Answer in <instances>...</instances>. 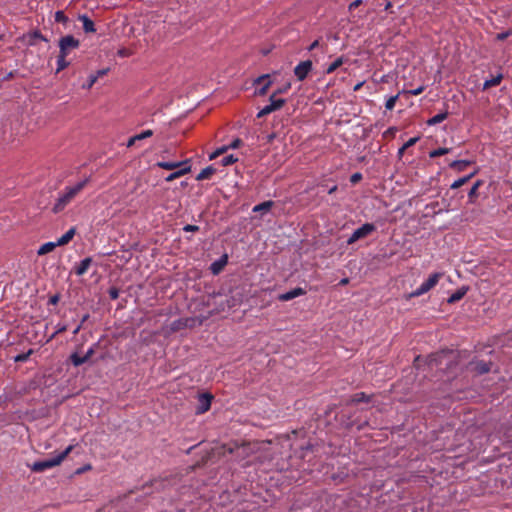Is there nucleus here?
<instances>
[{"label": "nucleus", "mask_w": 512, "mask_h": 512, "mask_svg": "<svg viewBox=\"0 0 512 512\" xmlns=\"http://www.w3.org/2000/svg\"><path fill=\"white\" fill-rule=\"evenodd\" d=\"M70 361L74 366L78 367L87 362V357L80 356L78 353H73L70 356Z\"/></svg>", "instance_id": "29"}, {"label": "nucleus", "mask_w": 512, "mask_h": 512, "mask_svg": "<svg viewBox=\"0 0 512 512\" xmlns=\"http://www.w3.org/2000/svg\"><path fill=\"white\" fill-rule=\"evenodd\" d=\"M480 185H481V181H477L471 187V189H470V191L468 193V197H469L470 202H474V199L477 197V190H478Z\"/></svg>", "instance_id": "36"}, {"label": "nucleus", "mask_w": 512, "mask_h": 512, "mask_svg": "<svg viewBox=\"0 0 512 512\" xmlns=\"http://www.w3.org/2000/svg\"><path fill=\"white\" fill-rule=\"evenodd\" d=\"M153 135V131L152 130H146V131H143L142 133L140 134H137L135 135L137 140H143V139H146L148 137H151Z\"/></svg>", "instance_id": "44"}, {"label": "nucleus", "mask_w": 512, "mask_h": 512, "mask_svg": "<svg viewBox=\"0 0 512 512\" xmlns=\"http://www.w3.org/2000/svg\"><path fill=\"white\" fill-rule=\"evenodd\" d=\"M376 230V226L373 223H365L360 228L356 229L347 240V244L351 245L361 239L368 237L371 233Z\"/></svg>", "instance_id": "5"}, {"label": "nucleus", "mask_w": 512, "mask_h": 512, "mask_svg": "<svg viewBox=\"0 0 512 512\" xmlns=\"http://www.w3.org/2000/svg\"><path fill=\"white\" fill-rule=\"evenodd\" d=\"M237 158L234 157L233 155H228V156H225L223 159H222V165L223 166H228V165H231V164H234L235 162H237Z\"/></svg>", "instance_id": "43"}, {"label": "nucleus", "mask_w": 512, "mask_h": 512, "mask_svg": "<svg viewBox=\"0 0 512 512\" xmlns=\"http://www.w3.org/2000/svg\"><path fill=\"white\" fill-rule=\"evenodd\" d=\"M347 477V474L344 472L334 473L331 475V479L336 483H341Z\"/></svg>", "instance_id": "40"}, {"label": "nucleus", "mask_w": 512, "mask_h": 512, "mask_svg": "<svg viewBox=\"0 0 512 512\" xmlns=\"http://www.w3.org/2000/svg\"><path fill=\"white\" fill-rule=\"evenodd\" d=\"M348 283H349V279L348 278H343V279L340 280L339 285L343 286V285H346Z\"/></svg>", "instance_id": "63"}, {"label": "nucleus", "mask_w": 512, "mask_h": 512, "mask_svg": "<svg viewBox=\"0 0 512 512\" xmlns=\"http://www.w3.org/2000/svg\"><path fill=\"white\" fill-rule=\"evenodd\" d=\"M306 291L300 287L294 288L286 293L280 294L278 296V299L280 301H289L292 300L298 296L304 295Z\"/></svg>", "instance_id": "15"}, {"label": "nucleus", "mask_w": 512, "mask_h": 512, "mask_svg": "<svg viewBox=\"0 0 512 512\" xmlns=\"http://www.w3.org/2000/svg\"><path fill=\"white\" fill-rule=\"evenodd\" d=\"M55 21L59 23H67L68 17L64 14L63 11H57L55 13Z\"/></svg>", "instance_id": "41"}, {"label": "nucleus", "mask_w": 512, "mask_h": 512, "mask_svg": "<svg viewBox=\"0 0 512 512\" xmlns=\"http://www.w3.org/2000/svg\"><path fill=\"white\" fill-rule=\"evenodd\" d=\"M70 62L66 60V55L59 54L57 58V72H60L67 68Z\"/></svg>", "instance_id": "27"}, {"label": "nucleus", "mask_w": 512, "mask_h": 512, "mask_svg": "<svg viewBox=\"0 0 512 512\" xmlns=\"http://www.w3.org/2000/svg\"><path fill=\"white\" fill-rule=\"evenodd\" d=\"M319 46V40H315L314 42H312V44L308 47V50L309 51H312L314 50L315 48H317Z\"/></svg>", "instance_id": "59"}, {"label": "nucleus", "mask_w": 512, "mask_h": 512, "mask_svg": "<svg viewBox=\"0 0 512 512\" xmlns=\"http://www.w3.org/2000/svg\"><path fill=\"white\" fill-rule=\"evenodd\" d=\"M399 97V94L395 95V96H391L387 101H386V104H385V107L386 109L388 110H392L395 106V103L397 101Z\"/></svg>", "instance_id": "42"}, {"label": "nucleus", "mask_w": 512, "mask_h": 512, "mask_svg": "<svg viewBox=\"0 0 512 512\" xmlns=\"http://www.w3.org/2000/svg\"><path fill=\"white\" fill-rule=\"evenodd\" d=\"M420 139V137H414V138H411L409 139L399 150H398V155L399 157H401L403 155V153L405 152L406 149H408L409 147L413 146L414 144H416L418 142V140Z\"/></svg>", "instance_id": "32"}, {"label": "nucleus", "mask_w": 512, "mask_h": 512, "mask_svg": "<svg viewBox=\"0 0 512 512\" xmlns=\"http://www.w3.org/2000/svg\"><path fill=\"white\" fill-rule=\"evenodd\" d=\"M261 443H262V451L256 454L257 457L255 458V460L253 462H246L244 464V467L250 466L251 464H256V463L264 464L267 461L268 462L272 461L273 456L267 449H265V447H264L265 442H261Z\"/></svg>", "instance_id": "12"}, {"label": "nucleus", "mask_w": 512, "mask_h": 512, "mask_svg": "<svg viewBox=\"0 0 512 512\" xmlns=\"http://www.w3.org/2000/svg\"><path fill=\"white\" fill-rule=\"evenodd\" d=\"M94 354V350L91 348L89 349L85 355H83L84 357H87V361L92 357V355Z\"/></svg>", "instance_id": "62"}, {"label": "nucleus", "mask_w": 512, "mask_h": 512, "mask_svg": "<svg viewBox=\"0 0 512 512\" xmlns=\"http://www.w3.org/2000/svg\"><path fill=\"white\" fill-rule=\"evenodd\" d=\"M190 170H191V166L190 165H185L180 170L175 171V172L171 173L170 175H168L165 180L167 182H171V181H173V180H175V179H177V178H179V177L189 173Z\"/></svg>", "instance_id": "19"}, {"label": "nucleus", "mask_w": 512, "mask_h": 512, "mask_svg": "<svg viewBox=\"0 0 512 512\" xmlns=\"http://www.w3.org/2000/svg\"><path fill=\"white\" fill-rule=\"evenodd\" d=\"M466 291L463 290V289H460V290H457L455 293H453L449 298H448V303L452 304V303H455L457 301H459L460 299L463 298V296L465 295Z\"/></svg>", "instance_id": "33"}, {"label": "nucleus", "mask_w": 512, "mask_h": 512, "mask_svg": "<svg viewBox=\"0 0 512 512\" xmlns=\"http://www.w3.org/2000/svg\"><path fill=\"white\" fill-rule=\"evenodd\" d=\"M450 152L449 148H438L429 153L430 158H436Z\"/></svg>", "instance_id": "37"}, {"label": "nucleus", "mask_w": 512, "mask_h": 512, "mask_svg": "<svg viewBox=\"0 0 512 512\" xmlns=\"http://www.w3.org/2000/svg\"><path fill=\"white\" fill-rule=\"evenodd\" d=\"M37 39L45 42L48 41L38 30L28 32L24 34L22 37V41H24L29 46L35 45Z\"/></svg>", "instance_id": "14"}, {"label": "nucleus", "mask_w": 512, "mask_h": 512, "mask_svg": "<svg viewBox=\"0 0 512 512\" xmlns=\"http://www.w3.org/2000/svg\"><path fill=\"white\" fill-rule=\"evenodd\" d=\"M75 233H76V229L74 227L69 229L62 237H60L58 239V241L56 242L57 245L63 246V245L68 244L73 239Z\"/></svg>", "instance_id": "20"}, {"label": "nucleus", "mask_w": 512, "mask_h": 512, "mask_svg": "<svg viewBox=\"0 0 512 512\" xmlns=\"http://www.w3.org/2000/svg\"><path fill=\"white\" fill-rule=\"evenodd\" d=\"M272 206H273L272 201H265L263 203L256 205L254 207L253 211L254 212H267L271 209Z\"/></svg>", "instance_id": "30"}, {"label": "nucleus", "mask_w": 512, "mask_h": 512, "mask_svg": "<svg viewBox=\"0 0 512 512\" xmlns=\"http://www.w3.org/2000/svg\"><path fill=\"white\" fill-rule=\"evenodd\" d=\"M441 276H442L441 273L432 274L417 290L410 293L408 295V298L417 297V296H420V295L428 292L430 289H432L438 283Z\"/></svg>", "instance_id": "7"}, {"label": "nucleus", "mask_w": 512, "mask_h": 512, "mask_svg": "<svg viewBox=\"0 0 512 512\" xmlns=\"http://www.w3.org/2000/svg\"><path fill=\"white\" fill-rule=\"evenodd\" d=\"M422 363H425V360L422 359L421 356H417L415 359H414V367L417 368V369H420L421 368V365Z\"/></svg>", "instance_id": "50"}, {"label": "nucleus", "mask_w": 512, "mask_h": 512, "mask_svg": "<svg viewBox=\"0 0 512 512\" xmlns=\"http://www.w3.org/2000/svg\"><path fill=\"white\" fill-rule=\"evenodd\" d=\"M136 141H138L136 136L131 137L127 142V147H132Z\"/></svg>", "instance_id": "58"}, {"label": "nucleus", "mask_w": 512, "mask_h": 512, "mask_svg": "<svg viewBox=\"0 0 512 512\" xmlns=\"http://www.w3.org/2000/svg\"><path fill=\"white\" fill-rule=\"evenodd\" d=\"M216 172V169L212 166H208L205 169H203L196 177V180L201 181L204 179L210 178L214 173Z\"/></svg>", "instance_id": "24"}, {"label": "nucleus", "mask_w": 512, "mask_h": 512, "mask_svg": "<svg viewBox=\"0 0 512 512\" xmlns=\"http://www.w3.org/2000/svg\"><path fill=\"white\" fill-rule=\"evenodd\" d=\"M447 117H448V112L439 113V114L435 115L434 117L430 118L427 121V124L428 125H436V124L444 121Z\"/></svg>", "instance_id": "28"}, {"label": "nucleus", "mask_w": 512, "mask_h": 512, "mask_svg": "<svg viewBox=\"0 0 512 512\" xmlns=\"http://www.w3.org/2000/svg\"><path fill=\"white\" fill-rule=\"evenodd\" d=\"M455 357V353L452 350H442L437 353L430 354L425 359V364H427L429 367H439L444 363V360L446 361V366H449V364L452 362V358Z\"/></svg>", "instance_id": "4"}, {"label": "nucleus", "mask_w": 512, "mask_h": 512, "mask_svg": "<svg viewBox=\"0 0 512 512\" xmlns=\"http://www.w3.org/2000/svg\"><path fill=\"white\" fill-rule=\"evenodd\" d=\"M92 263V259L90 257H87L85 259H83L80 264L76 267L75 269V273L77 275H83L87 270L88 268L90 267Z\"/></svg>", "instance_id": "22"}, {"label": "nucleus", "mask_w": 512, "mask_h": 512, "mask_svg": "<svg viewBox=\"0 0 512 512\" xmlns=\"http://www.w3.org/2000/svg\"><path fill=\"white\" fill-rule=\"evenodd\" d=\"M189 320L180 319L172 323V330L176 331L184 327H192V324H188Z\"/></svg>", "instance_id": "34"}, {"label": "nucleus", "mask_w": 512, "mask_h": 512, "mask_svg": "<svg viewBox=\"0 0 512 512\" xmlns=\"http://www.w3.org/2000/svg\"><path fill=\"white\" fill-rule=\"evenodd\" d=\"M212 399L213 396L211 394H201L199 396V405L196 408V413L202 414L208 411L210 409Z\"/></svg>", "instance_id": "13"}, {"label": "nucleus", "mask_w": 512, "mask_h": 512, "mask_svg": "<svg viewBox=\"0 0 512 512\" xmlns=\"http://www.w3.org/2000/svg\"><path fill=\"white\" fill-rule=\"evenodd\" d=\"M392 8V3L390 1H387L385 4V10H390Z\"/></svg>", "instance_id": "64"}, {"label": "nucleus", "mask_w": 512, "mask_h": 512, "mask_svg": "<svg viewBox=\"0 0 512 512\" xmlns=\"http://www.w3.org/2000/svg\"><path fill=\"white\" fill-rule=\"evenodd\" d=\"M88 182L89 178H86L83 181L77 183L75 186L68 187L66 189V193L57 199V202L52 208L53 213L57 214L61 212L66 207V205L70 203V201L86 186Z\"/></svg>", "instance_id": "2"}, {"label": "nucleus", "mask_w": 512, "mask_h": 512, "mask_svg": "<svg viewBox=\"0 0 512 512\" xmlns=\"http://www.w3.org/2000/svg\"><path fill=\"white\" fill-rule=\"evenodd\" d=\"M108 294H109L111 299L116 300L119 297V289L116 288V287H111L108 290Z\"/></svg>", "instance_id": "45"}, {"label": "nucleus", "mask_w": 512, "mask_h": 512, "mask_svg": "<svg viewBox=\"0 0 512 512\" xmlns=\"http://www.w3.org/2000/svg\"><path fill=\"white\" fill-rule=\"evenodd\" d=\"M228 150V147L227 146H222L220 148H218L216 151H214L210 156H209V159L210 160H214L216 159L217 157H219L220 155L226 153V151Z\"/></svg>", "instance_id": "38"}, {"label": "nucleus", "mask_w": 512, "mask_h": 512, "mask_svg": "<svg viewBox=\"0 0 512 512\" xmlns=\"http://www.w3.org/2000/svg\"><path fill=\"white\" fill-rule=\"evenodd\" d=\"M237 304H238V299H236L234 296H232L226 300V305L228 308L235 307Z\"/></svg>", "instance_id": "47"}, {"label": "nucleus", "mask_w": 512, "mask_h": 512, "mask_svg": "<svg viewBox=\"0 0 512 512\" xmlns=\"http://www.w3.org/2000/svg\"><path fill=\"white\" fill-rule=\"evenodd\" d=\"M227 264V256H222L219 260L213 262L210 266V270L214 275L219 274L225 265Z\"/></svg>", "instance_id": "17"}, {"label": "nucleus", "mask_w": 512, "mask_h": 512, "mask_svg": "<svg viewBox=\"0 0 512 512\" xmlns=\"http://www.w3.org/2000/svg\"><path fill=\"white\" fill-rule=\"evenodd\" d=\"M185 232H197L199 231V226L187 224L183 227Z\"/></svg>", "instance_id": "48"}, {"label": "nucleus", "mask_w": 512, "mask_h": 512, "mask_svg": "<svg viewBox=\"0 0 512 512\" xmlns=\"http://www.w3.org/2000/svg\"><path fill=\"white\" fill-rule=\"evenodd\" d=\"M270 104L269 105H266L264 108H262L258 114H257V117L258 118H262L274 111H277L279 109H281L285 103H286V100L285 99H282V98H276L275 95H271L270 98Z\"/></svg>", "instance_id": "6"}, {"label": "nucleus", "mask_w": 512, "mask_h": 512, "mask_svg": "<svg viewBox=\"0 0 512 512\" xmlns=\"http://www.w3.org/2000/svg\"><path fill=\"white\" fill-rule=\"evenodd\" d=\"M343 64V58L342 57H339L337 58L334 62H332L327 70H326V73L327 74H330L332 72H334L336 69H338L341 65Z\"/></svg>", "instance_id": "35"}, {"label": "nucleus", "mask_w": 512, "mask_h": 512, "mask_svg": "<svg viewBox=\"0 0 512 512\" xmlns=\"http://www.w3.org/2000/svg\"><path fill=\"white\" fill-rule=\"evenodd\" d=\"M362 4V0H355L349 5V10H352L354 8H357Z\"/></svg>", "instance_id": "57"}, {"label": "nucleus", "mask_w": 512, "mask_h": 512, "mask_svg": "<svg viewBox=\"0 0 512 512\" xmlns=\"http://www.w3.org/2000/svg\"><path fill=\"white\" fill-rule=\"evenodd\" d=\"M186 320H189L188 324H192V327L196 325V322H198V324H201V321H198L195 318H187Z\"/></svg>", "instance_id": "61"}, {"label": "nucleus", "mask_w": 512, "mask_h": 512, "mask_svg": "<svg viewBox=\"0 0 512 512\" xmlns=\"http://www.w3.org/2000/svg\"><path fill=\"white\" fill-rule=\"evenodd\" d=\"M33 352L34 351L32 349H30L26 353L19 354V355L15 356L14 361L15 362H24V361H26L29 358V356L31 354H33Z\"/></svg>", "instance_id": "39"}, {"label": "nucleus", "mask_w": 512, "mask_h": 512, "mask_svg": "<svg viewBox=\"0 0 512 512\" xmlns=\"http://www.w3.org/2000/svg\"><path fill=\"white\" fill-rule=\"evenodd\" d=\"M189 160L180 161V162H158L157 166L165 169V170H174L179 167H183L185 165H188Z\"/></svg>", "instance_id": "16"}, {"label": "nucleus", "mask_w": 512, "mask_h": 512, "mask_svg": "<svg viewBox=\"0 0 512 512\" xmlns=\"http://www.w3.org/2000/svg\"><path fill=\"white\" fill-rule=\"evenodd\" d=\"M476 174V171L469 174L468 176H465V177H462L458 180H456L452 185H451V188L452 189H457L459 187H461L462 185H464L465 183H467L474 175Z\"/></svg>", "instance_id": "31"}, {"label": "nucleus", "mask_w": 512, "mask_h": 512, "mask_svg": "<svg viewBox=\"0 0 512 512\" xmlns=\"http://www.w3.org/2000/svg\"><path fill=\"white\" fill-rule=\"evenodd\" d=\"M472 162L469 160H455L449 164V167L461 172L463 171L467 166L471 165Z\"/></svg>", "instance_id": "23"}, {"label": "nucleus", "mask_w": 512, "mask_h": 512, "mask_svg": "<svg viewBox=\"0 0 512 512\" xmlns=\"http://www.w3.org/2000/svg\"><path fill=\"white\" fill-rule=\"evenodd\" d=\"M291 87V84L290 83H287L285 84L283 87L277 89L275 92H273V95H278V94H282V93H285L288 89H290Z\"/></svg>", "instance_id": "49"}, {"label": "nucleus", "mask_w": 512, "mask_h": 512, "mask_svg": "<svg viewBox=\"0 0 512 512\" xmlns=\"http://www.w3.org/2000/svg\"><path fill=\"white\" fill-rule=\"evenodd\" d=\"M502 79H503V75L502 74H498L497 76L493 77L492 79L486 80L484 82L483 89L486 90V89H488L490 87L499 85L500 82L502 81Z\"/></svg>", "instance_id": "26"}, {"label": "nucleus", "mask_w": 512, "mask_h": 512, "mask_svg": "<svg viewBox=\"0 0 512 512\" xmlns=\"http://www.w3.org/2000/svg\"><path fill=\"white\" fill-rule=\"evenodd\" d=\"M109 70V68L98 70L94 76H97L98 79L99 77L106 75L109 72Z\"/></svg>", "instance_id": "55"}, {"label": "nucleus", "mask_w": 512, "mask_h": 512, "mask_svg": "<svg viewBox=\"0 0 512 512\" xmlns=\"http://www.w3.org/2000/svg\"><path fill=\"white\" fill-rule=\"evenodd\" d=\"M72 449L73 446H68L62 453H60L56 457L35 462L31 466L32 471L43 472L49 468L59 465L67 457V455L71 452Z\"/></svg>", "instance_id": "3"}, {"label": "nucleus", "mask_w": 512, "mask_h": 512, "mask_svg": "<svg viewBox=\"0 0 512 512\" xmlns=\"http://www.w3.org/2000/svg\"><path fill=\"white\" fill-rule=\"evenodd\" d=\"M59 300H60V295L55 294L52 297H50L49 304L56 305L59 302Z\"/></svg>", "instance_id": "54"}, {"label": "nucleus", "mask_w": 512, "mask_h": 512, "mask_svg": "<svg viewBox=\"0 0 512 512\" xmlns=\"http://www.w3.org/2000/svg\"><path fill=\"white\" fill-rule=\"evenodd\" d=\"M79 20L83 23V30L86 33H94L96 31L94 22L86 15H79Z\"/></svg>", "instance_id": "18"}, {"label": "nucleus", "mask_w": 512, "mask_h": 512, "mask_svg": "<svg viewBox=\"0 0 512 512\" xmlns=\"http://www.w3.org/2000/svg\"><path fill=\"white\" fill-rule=\"evenodd\" d=\"M312 61L306 60L300 62L295 68H294V75L296 76L297 80L303 81L309 74V72L312 70Z\"/></svg>", "instance_id": "10"}, {"label": "nucleus", "mask_w": 512, "mask_h": 512, "mask_svg": "<svg viewBox=\"0 0 512 512\" xmlns=\"http://www.w3.org/2000/svg\"><path fill=\"white\" fill-rule=\"evenodd\" d=\"M96 81H97V76L90 75L87 84H84L83 88L90 89L96 83Z\"/></svg>", "instance_id": "46"}, {"label": "nucleus", "mask_w": 512, "mask_h": 512, "mask_svg": "<svg viewBox=\"0 0 512 512\" xmlns=\"http://www.w3.org/2000/svg\"><path fill=\"white\" fill-rule=\"evenodd\" d=\"M254 85H256V86L261 85L260 88L255 90V95H258V96L266 95L268 89L272 85V81L270 80V75L264 74V75L259 76L257 79L254 80Z\"/></svg>", "instance_id": "9"}, {"label": "nucleus", "mask_w": 512, "mask_h": 512, "mask_svg": "<svg viewBox=\"0 0 512 512\" xmlns=\"http://www.w3.org/2000/svg\"><path fill=\"white\" fill-rule=\"evenodd\" d=\"M242 144V141L241 139L237 138L235 139L230 145H227L228 149H236L238 147H240Z\"/></svg>", "instance_id": "51"}, {"label": "nucleus", "mask_w": 512, "mask_h": 512, "mask_svg": "<svg viewBox=\"0 0 512 512\" xmlns=\"http://www.w3.org/2000/svg\"><path fill=\"white\" fill-rule=\"evenodd\" d=\"M80 42L73 35H66L59 40V54L68 55L70 50L78 48Z\"/></svg>", "instance_id": "8"}, {"label": "nucleus", "mask_w": 512, "mask_h": 512, "mask_svg": "<svg viewBox=\"0 0 512 512\" xmlns=\"http://www.w3.org/2000/svg\"><path fill=\"white\" fill-rule=\"evenodd\" d=\"M362 179V175L361 173H354L351 178H350V182L353 183V184H356L357 182H359L360 180Z\"/></svg>", "instance_id": "52"}, {"label": "nucleus", "mask_w": 512, "mask_h": 512, "mask_svg": "<svg viewBox=\"0 0 512 512\" xmlns=\"http://www.w3.org/2000/svg\"><path fill=\"white\" fill-rule=\"evenodd\" d=\"M423 90H424L423 87H419V88H417L415 90L409 91V93L412 94V95H418V94L422 93Z\"/></svg>", "instance_id": "60"}, {"label": "nucleus", "mask_w": 512, "mask_h": 512, "mask_svg": "<svg viewBox=\"0 0 512 512\" xmlns=\"http://www.w3.org/2000/svg\"><path fill=\"white\" fill-rule=\"evenodd\" d=\"M511 34V31H505L502 33L497 34L496 39L499 41L505 40L509 35Z\"/></svg>", "instance_id": "53"}, {"label": "nucleus", "mask_w": 512, "mask_h": 512, "mask_svg": "<svg viewBox=\"0 0 512 512\" xmlns=\"http://www.w3.org/2000/svg\"><path fill=\"white\" fill-rule=\"evenodd\" d=\"M221 449L224 450L223 453L228 452L229 454L235 455L236 460L243 461L246 458L261 452L262 443H260L259 441H243L241 443L234 441L228 444H223L221 446Z\"/></svg>", "instance_id": "1"}, {"label": "nucleus", "mask_w": 512, "mask_h": 512, "mask_svg": "<svg viewBox=\"0 0 512 512\" xmlns=\"http://www.w3.org/2000/svg\"><path fill=\"white\" fill-rule=\"evenodd\" d=\"M492 365V362H485L483 360L471 361L469 363L470 369L479 375L488 373L491 370Z\"/></svg>", "instance_id": "11"}, {"label": "nucleus", "mask_w": 512, "mask_h": 512, "mask_svg": "<svg viewBox=\"0 0 512 512\" xmlns=\"http://www.w3.org/2000/svg\"><path fill=\"white\" fill-rule=\"evenodd\" d=\"M372 395H366L364 392L356 393L349 400L348 404H357L360 402H370Z\"/></svg>", "instance_id": "21"}, {"label": "nucleus", "mask_w": 512, "mask_h": 512, "mask_svg": "<svg viewBox=\"0 0 512 512\" xmlns=\"http://www.w3.org/2000/svg\"><path fill=\"white\" fill-rule=\"evenodd\" d=\"M118 55L121 57H127L130 55V51L128 49L122 48L118 51Z\"/></svg>", "instance_id": "56"}, {"label": "nucleus", "mask_w": 512, "mask_h": 512, "mask_svg": "<svg viewBox=\"0 0 512 512\" xmlns=\"http://www.w3.org/2000/svg\"><path fill=\"white\" fill-rule=\"evenodd\" d=\"M56 246H58L56 242H55V243H54V242H48V243H45V244H43V245L38 249L37 254H38L39 256L45 255V254H47V253H49V252L53 251V250L56 248Z\"/></svg>", "instance_id": "25"}]
</instances>
